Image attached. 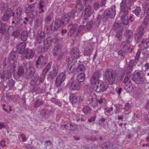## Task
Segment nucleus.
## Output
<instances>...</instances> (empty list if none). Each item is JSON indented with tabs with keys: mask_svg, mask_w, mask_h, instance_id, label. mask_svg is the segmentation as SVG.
<instances>
[{
	"mask_svg": "<svg viewBox=\"0 0 149 149\" xmlns=\"http://www.w3.org/2000/svg\"><path fill=\"white\" fill-rule=\"evenodd\" d=\"M116 71L110 69H107L104 74V76L106 82L111 85L115 82L117 76Z\"/></svg>",
	"mask_w": 149,
	"mask_h": 149,
	"instance_id": "1",
	"label": "nucleus"
},
{
	"mask_svg": "<svg viewBox=\"0 0 149 149\" xmlns=\"http://www.w3.org/2000/svg\"><path fill=\"white\" fill-rule=\"evenodd\" d=\"M132 79L136 84H142L145 80V74L141 70L135 71L133 74Z\"/></svg>",
	"mask_w": 149,
	"mask_h": 149,
	"instance_id": "2",
	"label": "nucleus"
},
{
	"mask_svg": "<svg viewBox=\"0 0 149 149\" xmlns=\"http://www.w3.org/2000/svg\"><path fill=\"white\" fill-rule=\"evenodd\" d=\"M18 63L17 61H15L10 68V71H4L1 73L0 78L3 80H6L10 78L11 76V74L14 73L15 70L18 65Z\"/></svg>",
	"mask_w": 149,
	"mask_h": 149,
	"instance_id": "3",
	"label": "nucleus"
},
{
	"mask_svg": "<svg viewBox=\"0 0 149 149\" xmlns=\"http://www.w3.org/2000/svg\"><path fill=\"white\" fill-rule=\"evenodd\" d=\"M115 5H112L105 12L102 18L104 21H106L108 18H113L114 17L116 12Z\"/></svg>",
	"mask_w": 149,
	"mask_h": 149,
	"instance_id": "4",
	"label": "nucleus"
},
{
	"mask_svg": "<svg viewBox=\"0 0 149 149\" xmlns=\"http://www.w3.org/2000/svg\"><path fill=\"white\" fill-rule=\"evenodd\" d=\"M65 24L64 22L59 19H56L55 21H53L50 25V29L52 31H55L57 30L61 26H63Z\"/></svg>",
	"mask_w": 149,
	"mask_h": 149,
	"instance_id": "5",
	"label": "nucleus"
},
{
	"mask_svg": "<svg viewBox=\"0 0 149 149\" xmlns=\"http://www.w3.org/2000/svg\"><path fill=\"white\" fill-rule=\"evenodd\" d=\"M107 88V86L101 80H98V82L93 86V88L97 92L100 93L105 91Z\"/></svg>",
	"mask_w": 149,
	"mask_h": 149,
	"instance_id": "6",
	"label": "nucleus"
},
{
	"mask_svg": "<svg viewBox=\"0 0 149 149\" xmlns=\"http://www.w3.org/2000/svg\"><path fill=\"white\" fill-rule=\"evenodd\" d=\"M79 13L76 11H72L70 12H69L65 14L64 15V22L65 24H68L70 19H74L76 17L78 16Z\"/></svg>",
	"mask_w": 149,
	"mask_h": 149,
	"instance_id": "7",
	"label": "nucleus"
},
{
	"mask_svg": "<svg viewBox=\"0 0 149 149\" xmlns=\"http://www.w3.org/2000/svg\"><path fill=\"white\" fill-rule=\"evenodd\" d=\"M84 97L81 96L79 97L75 94H72L69 97L70 101L73 104H79L83 100Z\"/></svg>",
	"mask_w": 149,
	"mask_h": 149,
	"instance_id": "8",
	"label": "nucleus"
},
{
	"mask_svg": "<svg viewBox=\"0 0 149 149\" xmlns=\"http://www.w3.org/2000/svg\"><path fill=\"white\" fill-rule=\"evenodd\" d=\"M47 63L46 59L42 56H39L37 60L36 63V67L40 69L44 67Z\"/></svg>",
	"mask_w": 149,
	"mask_h": 149,
	"instance_id": "9",
	"label": "nucleus"
},
{
	"mask_svg": "<svg viewBox=\"0 0 149 149\" xmlns=\"http://www.w3.org/2000/svg\"><path fill=\"white\" fill-rule=\"evenodd\" d=\"M65 78V74L63 72L60 73L56 78L55 86L57 88L59 87L64 81Z\"/></svg>",
	"mask_w": 149,
	"mask_h": 149,
	"instance_id": "10",
	"label": "nucleus"
},
{
	"mask_svg": "<svg viewBox=\"0 0 149 149\" xmlns=\"http://www.w3.org/2000/svg\"><path fill=\"white\" fill-rule=\"evenodd\" d=\"M52 40V38H48L46 39L44 41L43 47L41 49L42 52L47 51L51 45Z\"/></svg>",
	"mask_w": 149,
	"mask_h": 149,
	"instance_id": "11",
	"label": "nucleus"
},
{
	"mask_svg": "<svg viewBox=\"0 0 149 149\" xmlns=\"http://www.w3.org/2000/svg\"><path fill=\"white\" fill-rule=\"evenodd\" d=\"M22 9L20 7H18L13 12L12 10V16L15 20L19 19L21 16L22 13Z\"/></svg>",
	"mask_w": 149,
	"mask_h": 149,
	"instance_id": "12",
	"label": "nucleus"
},
{
	"mask_svg": "<svg viewBox=\"0 0 149 149\" xmlns=\"http://www.w3.org/2000/svg\"><path fill=\"white\" fill-rule=\"evenodd\" d=\"M12 10L10 8L7 9L3 15L2 16L1 19L2 21L4 22L8 21L12 16Z\"/></svg>",
	"mask_w": 149,
	"mask_h": 149,
	"instance_id": "13",
	"label": "nucleus"
},
{
	"mask_svg": "<svg viewBox=\"0 0 149 149\" xmlns=\"http://www.w3.org/2000/svg\"><path fill=\"white\" fill-rule=\"evenodd\" d=\"M52 54L54 56H56L60 54L61 52V46L60 44H58L55 46L52 49Z\"/></svg>",
	"mask_w": 149,
	"mask_h": 149,
	"instance_id": "14",
	"label": "nucleus"
},
{
	"mask_svg": "<svg viewBox=\"0 0 149 149\" xmlns=\"http://www.w3.org/2000/svg\"><path fill=\"white\" fill-rule=\"evenodd\" d=\"M141 8L139 6H137L136 7L135 10H132V12L133 13L135 14L137 16L139 17L140 19H142L144 16L145 13V12L142 11L141 12V15L140 13L141 12Z\"/></svg>",
	"mask_w": 149,
	"mask_h": 149,
	"instance_id": "15",
	"label": "nucleus"
},
{
	"mask_svg": "<svg viewBox=\"0 0 149 149\" xmlns=\"http://www.w3.org/2000/svg\"><path fill=\"white\" fill-rule=\"evenodd\" d=\"M76 69L75 64L74 62H71L68 65L67 70L69 73H74Z\"/></svg>",
	"mask_w": 149,
	"mask_h": 149,
	"instance_id": "16",
	"label": "nucleus"
},
{
	"mask_svg": "<svg viewBox=\"0 0 149 149\" xmlns=\"http://www.w3.org/2000/svg\"><path fill=\"white\" fill-rule=\"evenodd\" d=\"M43 91V88L42 86L36 84V86H33L31 92L33 93H35L36 94L37 93H42Z\"/></svg>",
	"mask_w": 149,
	"mask_h": 149,
	"instance_id": "17",
	"label": "nucleus"
},
{
	"mask_svg": "<svg viewBox=\"0 0 149 149\" xmlns=\"http://www.w3.org/2000/svg\"><path fill=\"white\" fill-rule=\"evenodd\" d=\"M130 42L127 40L126 41L123 42L121 44V49L124 52H126L130 49L129 44Z\"/></svg>",
	"mask_w": 149,
	"mask_h": 149,
	"instance_id": "18",
	"label": "nucleus"
},
{
	"mask_svg": "<svg viewBox=\"0 0 149 149\" xmlns=\"http://www.w3.org/2000/svg\"><path fill=\"white\" fill-rule=\"evenodd\" d=\"M26 46V43L24 42H21L17 45V48L19 54H22L24 52Z\"/></svg>",
	"mask_w": 149,
	"mask_h": 149,
	"instance_id": "19",
	"label": "nucleus"
},
{
	"mask_svg": "<svg viewBox=\"0 0 149 149\" xmlns=\"http://www.w3.org/2000/svg\"><path fill=\"white\" fill-rule=\"evenodd\" d=\"M81 83L77 81H74L71 83V88L72 90H79L81 88Z\"/></svg>",
	"mask_w": 149,
	"mask_h": 149,
	"instance_id": "20",
	"label": "nucleus"
},
{
	"mask_svg": "<svg viewBox=\"0 0 149 149\" xmlns=\"http://www.w3.org/2000/svg\"><path fill=\"white\" fill-rule=\"evenodd\" d=\"M51 111L47 109H42L40 112V115L44 118H48L50 115Z\"/></svg>",
	"mask_w": 149,
	"mask_h": 149,
	"instance_id": "21",
	"label": "nucleus"
},
{
	"mask_svg": "<svg viewBox=\"0 0 149 149\" xmlns=\"http://www.w3.org/2000/svg\"><path fill=\"white\" fill-rule=\"evenodd\" d=\"M15 82L13 79L9 80L7 83V85L4 87V89L6 91L12 90L14 87Z\"/></svg>",
	"mask_w": 149,
	"mask_h": 149,
	"instance_id": "22",
	"label": "nucleus"
},
{
	"mask_svg": "<svg viewBox=\"0 0 149 149\" xmlns=\"http://www.w3.org/2000/svg\"><path fill=\"white\" fill-rule=\"evenodd\" d=\"M71 57L73 59H75L79 57V49L76 48L72 49L70 52Z\"/></svg>",
	"mask_w": 149,
	"mask_h": 149,
	"instance_id": "23",
	"label": "nucleus"
},
{
	"mask_svg": "<svg viewBox=\"0 0 149 149\" xmlns=\"http://www.w3.org/2000/svg\"><path fill=\"white\" fill-rule=\"evenodd\" d=\"M45 38V35L44 33L41 32L40 34L37 35L36 39L37 42L40 44L44 41Z\"/></svg>",
	"mask_w": 149,
	"mask_h": 149,
	"instance_id": "24",
	"label": "nucleus"
},
{
	"mask_svg": "<svg viewBox=\"0 0 149 149\" xmlns=\"http://www.w3.org/2000/svg\"><path fill=\"white\" fill-rule=\"evenodd\" d=\"M93 50L91 44L89 43L87 46L85 47V48L84 55H90Z\"/></svg>",
	"mask_w": 149,
	"mask_h": 149,
	"instance_id": "25",
	"label": "nucleus"
},
{
	"mask_svg": "<svg viewBox=\"0 0 149 149\" xmlns=\"http://www.w3.org/2000/svg\"><path fill=\"white\" fill-rule=\"evenodd\" d=\"M34 52L32 49H28L26 51V54L24 56L25 58L29 59L32 58L34 56Z\"/></svg>",
	"mask_w": 149,
	"mask_h": 149,
	"instance_id": "26",
	"label": "nucleus"
},
{
	"mask_svg": "<svg viewBox=\"0 0 149 149\" xmlns=\"http://www.w3.org/2000/svg\"><path fill=\"white\" fill-rule=\"evenodd\" d=\"M24 70L22 67H19L18 68V69L16 73L15 72L14 75L15 76H16V78L18 79L20 76H22L24 74Z\"/></svg>",
	"mask_w": 149,
	"mask_h": 149,
	"instance_id": "27",
	"label": "nucleus"
},
{
	"mask_svg": "<svg viewBox=\"0 0 149 149\" xmlns=\"http://www.w3.org/2000/svg\"><path fill=\"white\" fill-rule=\"evenodd\" d=\"M121 12L123 14V15H127L128 13L129 10H130V8L128 7L127 5L120 6Z\"/></svg>",
	"mask_w": 149,
	"mask_h": 149,
	"instance_id": "28",
	"label": "nucleus"
},
{
	"mask_svg": "<svg viewBox=\"0 0 149 149\" xmlns=\"http://www.w3.org/2000/svg\"><path fill=\"white\" fill-rule=\"evenodd\" d=\"M137 62H136L135 59H132L130 61L127 69L128 72H130L132 71L133 67L135 65Z\"/></svg>",
	"mask_w": 149,
	"mask_h": 149,
	"instance_id": "29",
	"label": "nucleus"
},
{
	"mask_svg": "<svg viewBox=\"0 0 149 149\" xmlns=\"http://www.w3.org/2000/svg\"><path fill=\"white\" fill-rule=\"evenodd\" d=\"M28 68H26V72L34 75L35 72V70L33 67L32 63L31 62H29L28 63Z\"/></svg>",
	"mask_w": 149,
	"mask_h": 149,
	"instance_id": "30",
	"label": "nucleus"
},
{
	"mask_svg": "<svg viewBox=\"0 0 149 149\" xmlns=\"http://www.w3.org/2000/svg\"><path fill=\"white\" fill-rule=\"evenodd\" d=\"M91 14V6L88 5L86 6L85 8L84 16L85 17H90Z\"/></svg>",
	"mask_w": 149,
	"mask_h": 149,
	"instance_id": "31",
	"label": "nucleus"
},
{
	"mask_svg": "<svg viewBox=\"0 0 149 149\" xmlns=\"http://www.w3.org/2000/svg\"><path fill=\"white\" fill-rule=\"evenodd\" d=\"M133 33L132 31L130 29H127L126 30L125 35L127 38V40L131 41L132 40Z\"/></svg>",
	"mask_w": 149,
	"mask_h": 149,
	"instance_id": "32",
	"label": "nucleus"
},
{
	"mask_svg": "<svg viewBox=\"0 0 149 149\" xmlns=\"http://www.w3.org/2000/svg\"><path fill=\"white\" fill-rule=\"evenodd\" d=\"M122 21V24L123 25L127 26L129 25V19L128 16L127 15H123L121 18Z\"/></svg>",
	"mask_w": 149,
	"mask_h": 149,
	"instance_id": "33",
	"label": "nucleus"
},
{
	"mask_svg": "<svg viewBox=\"0 0 149 149\" xmlns=\"http://www.w3.org/2000/svg\"><path fill=\"white\" fill-rule=\"evenodd\" d=\"M85 79V76L84 73H82L78 74L77 77V79L80 82H83Z\"/></svg>",
	"mask_w": 149,
	"mask_h": 149,
	"instance_id": "34",
	"label": "nucleus"
},
{
	"mask_svg": "<svg viewBox=\"0 0 149 149\" xmlns=\"http://www.w3.org/2000/svg\"><path fill=\"white\" fill-rule=\"evenodd\" d=\"M0 33L3 34L6 32V24L0 22Z\"/></svg>",
	"mask_w": 149,
	"mask_h": 149,
	"instance_id": "35",
	"label": "nucleus"
},
{
	"mask_svg": "<svg viewBox=\"0 0 149 149\" xmlns=\"http://www.w3.org/2000/svg\"><path fill=\"white\" fill-rule=\"evenodd\" d=\"M142 35L137 33L135 34V38L137 42H141L142 43L144 39L142 38Z\"/></svg>",
	"mask_w": 149,
	"mask_h": 149,
	"instance_id": "36",
	"label": "nucleus"
},
{
	"mask_svg": "<svg viewBox=\"0 0 149 149\" xmlns=\"http://www.w3.org/2000/svg\"><path fill=\"white\" fill-rule=\"evenodd\" d=\"M39 76L36 75L33 78L31 79L30 82V84L32 86H36V84L38 80Z\"/></svg>",
	"mask_w": 149,
	"mask_h": 149,
	"instance_id": "37",
	"label": "nucleus"
},
{
	"mask_svg": "<svg viewBox=\"0 0 149 149\" xmlns=\"http://www.w3.org/2000/svg\"><path fill=\"white\" fill-rule=\"evenodd\" d=\"M44 102L41 99H38L34 102V107L35 108H37L42 105L44 104Z\"/></svg>",
	"mask_w": 149,
	"mask_h": 149,
	"instance_id": "38",
	"label": "nucleus"
},
{
	"mask_svg": "<svg viewBox=\"0 0 149 149\" xmlns=\"http://www.w3.org/2000/svg\"><path fill=\"white\" fill-rule=\"evenodd\" d=\"M53 13L51 12L48 15H47L45 18V21L46 24H47L51 21L53 16Z\"/></svg>",
	"mask_w": 149,
	"mask_h": 149,
	"instance_id": "39",
	"label": "nucleus"
},
{
	"mask_svg": "<svg viewBox=\"0 0 149 149\" xmlns=\"http://www.w3.org/2000/svg\"><path fill=\"white\" fill-rule=\"evenodd\" d=\"M52 64L50 63H48L42 71V74L45 75L49 71L51 68Z\"/></svg>",
	"mask_w": 149,
	"mask_h": 149,
	"instance_id": "40",
	"label": "nucleus"
},
{
	"mask_svg": "<svg viewBox=\"0 0 149 149\" xmlns=\"http://www.w3.org/2000/svg\"><path fill=\"white\" fill-rule=\"evenodd\" d=\"M43 19L42 17H39L35 20L34 24L37 27L40 25L42 23Z\"/></svg>",
	"mask_w": 149,
	"mask_h": 149,
	"instance_id": "41",
	"label": "nucleus"
},
{
	"mask_svg": "<svg viewBox=\"0 0 149 149\" xmlns=\"http://www.w3.org/2000/svg\"><path fill=\"white\" fill-rule=\"evenodd\" d=\"M123 30V29H120L119 31L116 32L115 36L117 38L118 40L120 41H121L122 38V33Z\"/></svg>",
	"mask_w": 149,
	"mask_h": 149,
	"instance_id": "42",
	"label": "nucleus"
},
{
	"mask_svg": "<svg viewBox=\"0 0 149 149\" xmlns=\"http://www.w3.org/2000/svg\"><path fill=\"white\" fill-rule=\"evenodd\" d=\"M114 30L115 31H119L120 29H123L121 27V24L120 23H115L113 25Z\"/></svg>",
	"mask_w": 149,
	"mask_h": 149,
	"instance_id": "43",
	"label": "nucleus"
},
{
	"mask_svg": "<svg viewBox=\"0 0 149 149\" xmlns=\"http://www.w3.org/2000/svg\"><path fill=\"white\" fill-rule=\"evenodd\" d=\"M85 70V67L83 64H80L78 65L77 69V71L78 72H81L84 73Z\"/></svg>",
	"mask_w": 149,
	"mask_h": 149,
	"instance_id": "44",
	"label": "nucleus"
},
{
	"mask_svg": "<svg viewBox=\"0 0 149 149\" xmlns=\"http://www.w3.org/2000/svg\"><path fill=\"white\" fill-rule=\"evenodd\" d=\"M21 39L24 41L26 40L28 38L27 32L26 31H23L21 35Z\"/></svg>",
	"mask_w": 149,
	"mask_h": 149,
	"instance_id": "45",
	"label": "nucleus"
},
{
	"mask_svg": "<svg viewBox=\"0 0 149 149\" xmlns=\"http://www.w3.org/2000/svg\"><path fill=\"white\" fill-rule=\"evenodd\" d=\"M142 53L144 56L143 57L147 58L149 57V51L147 48H145L142 49Z\"/></svg>",
	"mask_w": 149,
	"mask_h": 149,
	"instance_id": "46",
	"label": "nucleus"
},
{
	"mask_svg": "<svg viewBox=\"0 0 149 149\" xmlns=\"http://www.w3.org/2000/svg\"><path fill=\"white\" fill-rule=\"evenodd\" d=\"M10 57L13 60L17 59L18 57L17 53L15 51L11 52L10 54Z\"/></svg>",
	"mask_w": 149,
	"mask_h": 149,
	"instance_id": "47",
	"label": "nucleus"
},
{
	"mask_svg": "<svg viewBox=\"0 0 149 149\" xmlns=\"http://www.w3.org/2000/svg\"><path fill=\"white\" fill-rule=\"evenodd\" d=\"M51 101L52 102L58 105L59 107H61L62 103L58 99L52 98L51 99Z\"/></svg>",
	"mask_w": 149,
	"mask_h": 149,
	"instance_id": "48",
	"label": "nucleus"
},
{
	"mask_svg": "<svg viewBox=\"0 0 149 149\" xmlns=\"http://www.w3.org/2000/svg\"><path fill=\"white\" fill-rule=\"evenodd\" d=\"M35 3H33L27 7L26 10L25 12L26 13H28L32 11L33 9L35 7Z\"/></svg>",
	"mask_w": 149,
	"mask_h": 149,
	"instance_id": "49",
	"label": "nucleus"
},
{
	"mask_svg": "<svg viewBox=\"0 0 149 149\" xmlns=\"http://www.w3.org/2000/svg\"><path fill=\"white\" fill-rule=\"evenodd\" d=\"M77 25L76 24H74L70 29L68 33V34L70 33L71 34H73L76 31V29L77 27Z\"/></svg>",
	"mask_w": 149,
	"mask_h": 149,
	"instance_id": "50",
	"label": "nucleus"
},
{
	"mask_svg": "<svg viewBox=\"0 0 149 149\" xmlns=\"http://www.w3.org/2000/svg\"><path fill=\"white\" fill-rule=\"evenodd\" d=\"M124 88L127 92H130L132 91V86L130 83L125 84Z\"/></svg>",
	"mask_w": 149,
	"mask_h": 149,
	"instance_id": "51",
	"label": "nucleus"
},
{
	"mask_svg": "<svg viewBox=\"0 0 149 149\" xmlns=\"http://www.w3.org/2000/svg\"><path fill=\"white\" fill-rule=\"evenodd\" d=\"M101 73L100 71H95L93 74L92 76L98 79L100 78Z\"/></svg>",
	"mask_w": 149,
	"mask_h": 149,
	"instance_id": "52",
	"label": "nucleus"
},
{
	"mask_svg": "<svg viewBox=\"0 0 149 149\" xmlns=\"http://www.w3.org/2000/svg\"><path fill=\"white\" fill-rule=\"evenodd\" d=\"M98 80H100L92 76L91 78L90 82L91 84L93 85H94V86L98 82Z\"/></svg>",
	"mask_w": 149,
	"mask_h": 149,
	"instance_id": "53",
	"label": "nucleus"
},
{
	"mask_svg": "<svg viewBox=\"0 0 149 149\" xmlns=\"http://www.w3.org/2000/svg\"><path fill=\"white\" fill-rule=\"evenodd\" d=\"M8 8H7V5L6 4L2 3L0 4V9L2 11H5L6 12Z\"/></svg>",
	"mask_w": 149,
	"mask_h": 149,
	"instance_id": "54",
	"label": "nucleus"
},
{
	"mask_svg": "<svg viewBox=\"0 0 149 149\" xmlns=\"http://www.w3.org/2000/svg\"><path fill=\"white\" fill-rule=\"evenodd\" d=\"M91 109L88 106L84 107L82 111L85 113L88 114L91 113Z\"/></svg>",
	"mask_w": 149,
	"mask_h": 149,
	"instance_id": "55",
	"label": "nucleus"
},
{
	"mask_svg": "<svg viewBox=\"0 0 149 149\" xmlns=\"http://www.w3.org/2000/svg\"><path fill=\"white\" fill-rule=\"evenodd\" d=\"M57 73L51 71L50 74L48 76V78H50L51 79H54L56 77Z\"/></svg>",
	"mask_w": 149,
	"mask_h": 149,
	"instance_id": "56",
	"label": "nucleus"
},
{
	"mask_svg": "<svg viewBox=\"0 0 149 149\" xmlns=\"http://www.w3.org/2000/svg\"><path fill=\"white\" fill-rule=\"evenodd\" d=\"M76 9H78V10L80 12L84 8V6L80 2H78L75 6Z\"/></svg>",
	"mask_w": 149,
	"mask_h": 149,
	"instance_id": "57",
	"label": "nucleus"
},
{
	"mask_svg": "<svg viewBox=\"0 0 149 149\" xmlns=\"http://www.w3.org/2000/svg\"><path fill=\"white\" fill-rule=\"evenodd\" d=\"M131 79L130 77L125 76L123 80V83L125 84L130 83Z\"/></svg>",
	"mask_w": 149,
	"mask_h": 149,
	"instance_id": "58",
	"label": "nucleus"
},
{
	"mask_svg": "<svg viewBox=\"0 0 149 149\" xmlns=\"http://www.w3.org/2000/svg\"><path fill=\"white\" fill-rule=\"evenodd\" d=\"M144 32V28L142 26H140L138 29V31L137 34H139L141 35H143Z\"/></svg>",
	"mask_w": 149,
	"mask_h": 149,
	"instance_id": "59",
	"label": "nucleus"
},
{
	"mask_svg": "<svg viewBox=\"0 0 149 149\" xmlns=\"http://www.w3.org/2000/svg\"><path fill=\"white\" fill-rule=\"evenodd\" d=\"M76 120L78 122H84V120L83 118L82 115H79L77 114L76 118Z\"/></svg>",
	"mask_w": 149,
	"mask_h": 149,
	"instance_id": "60",
	"label": "nucleus"
},
{
	"mask_svg": "<svg viewBox=\"0 0 149 149\" xmlns=\"http://www.w3.org/2000/svg\"><path fill=\"white\" fill-rule=\"evenodd\" d=\"M143 23L146 27L149 26V18L148 17H145Z\"/></svg>",
	"mask_w": 149,
	"mask_h": 149,
	"instance_id": "61",
	"label": "nucleus"
},
{
	"mask_svg": "<svg viewBox=\"0 0 149 149\" xmlns=\"http://www.w3.org/2000/svg\"><path fill=\"white\" fill-rule=\"evenodd\" d=\"M45 4L44 0H41L39 4L38 9H42L45 7Z\"/></svg>",
	"mask_w": 149,
	"mask_h": 149,
	"instance_id": "62",
	"label": "nucleus"
},
{
	"mask_svg": "<svg viewBox=\"0 0 149 149\" xmlns=\"http://www.w3.org/2000/svg\"><path fill=\"white\" fill-rule=\"evenodd\" d=\"M10 61L8 59H5L3 63V65L5 66H9L10 65Z\"/></svg>",
	"mask_w": 149,
	"mask_h": 149,
	"instance_id": "63",
	"label": "nucleus"
},
{
	"mask_svg": "<svg viewBox=\"0 0 149 149\" xmlns=\"http://www.w3.org/2000/svg\"><path fill=\"white\" fill-rule=\"evenodd\" d=\"M143 45L145 48H149V38L146 39L144 42Z\"/></svg>",
	"mask_w": 149,
	"mask_h": 149,
	"instance_id": "64",
	"label": "nucleus"
}]
</instances>
